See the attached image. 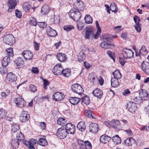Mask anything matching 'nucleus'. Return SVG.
<instances>
[{
	"instance_id": "obj_1",
	"label": "nucleus",
	"mask_w": 149,
	"mask_h": 149,
	"mask_svg": "<svg viewBox=\"0 0 149 149\" xmlns=\"http://www.w3.org/2000/svg\"><path fill=\"white\" fill-rule=\"evenodd\" d=\"M69 15L74 21H78L81 18V13L79 11L72 8L69 12Z\"/></svg>"
},
{
	"instance_id": "obj_2",
	"label": "nucleus",
	"mask_w": 149,
	"mask_h": 149,
	"mask_svg": "<svg viewBox=\"0 0 149 149\" xmlns=\"http://www.w3.org/2000/svg\"><path fill=\"white\" fill-rule=\"evenodd\" d=\"M85 35L84 37L86 39H92L93 38V27L92 26H88L84 29Z\"/></svg>"
},
{
	"instance_id": "obj_3",
	"label": "nucleus",
	"mask_w": 149,
	"mask_h": 149,
	"mask_svg": "<svg viewBox=\"0 0 149 149\" xmlns=\"http://www.w3.org/2000/svg\"><path fill=\"white\" fill-rule=\"evenodd\" d=\"M3 40L5 43L10 45H13L15 42V38L11 34H7L3 38Z\"/></svg>"
},
{
	"instance_id": "obj_4",
	"label": "nucleus",
	"mask_w": 149,
	"mask_h": 149,
	"mask_svg": "<svg viewBox=\"0 0 149 149\" xmlns=\"http://www.w3.org/2000/svg\"><path fill=\"white\" fill-rule=\"evenodd\" d=\"M71 88L74 92L78 93L79 95H81L84 91L83 88L78 84H75L72 85Z\"/></svg>"
},
{
	"instance_id": "obj_5",
	"label": "nucleus",
	"mask_w": 149,
	"mask_h": 149,
	"mask_svg": "<svg viewBox=\"0 0 149 149\" xmlns=\"http://www.w3.org/2000/svg\"><path fill=\"white\" fill-rule=\"evenodd\" d=\"M68 134L64 127H62L58 129L56 133L57 136L61 139H64L66 137Z\"/></svg>"
},
{
	"instance_id": "obj_6",
	"label": "nucleus",
	"mask_w": 149,
	"mask_h": 149,
	"mask_svg": "<svg viewBox=\"0 0 149 149\" xmlns=\"http://www.w3.org/2000/svg\"><path fill=\"white\" fill-rule=\"evenodd\" d=\"M122 54L124 58L126 59L132 58L134 55V53L131 49L127 48L123 50Z\"/></svg>"
},
{
	"instance_id": "obj_7",
	"label": "nucleus",
	"mask_w": 149,
	"mask_h": 149,
	"mask_svg": "<svg viewBox=\"0 0 149 149\" xmlns=\"http://www.w3.org/2000/svg\"><path fill=\"white\" fill-rule=\"evenodd\" d=\"M85 6L83 2L81 0H77L74 4V7L76 10L79 11H81L84 8Z\"/></svg>"
},
{
	"instance_id": "obj_8",
	"label": "nucleus",
	"mask_w": 149,
	"mask_h": 149,
	"mask_svg": "<svg viewBox=\"0 0 149 149\" xmlns=\"http://www.w3.org/2000/svg\"><path fill=\"white\" fill-rule=\"evenodd\" d=\"M63 70L61 64L58 63L54 66L52 71L55 75H59L61 74Z\"/></svg>"
},
{
	"instance_id": "obj_9",
	"label": "nucleus",
	"mask_w": 149,
	"mask_h": 149,
	"mask_svg": "<svg viewBox=\"0 0 149 149\" xmlns=\"http://www.w3.org/2000/svg\"><path fill=\"white\" fill-rule=\"evenodd\" d=\"M26 60H30L33 57V54L30 51L24 50L22 53Z\"/></svg>"
},
{
	"instance_id": "obj_10",
	"label": "nucleus",
	"mask_w": 149,
	"mask_h": 149,
	"mask_svg": "<svg viewBox=\"0 0 149 149\" xmlns=\"http://www.w3.org/2000/svg\"><path fill=\"white\" fill-rule=\"evenodd\" d=\"M127 108L130 112L133 113L136 110V105L133 102L130 101L127 104Z\"/></svg>"
},
{
	"instance_id": "obj_11",
	"label": "nucleus",
	"mask_w": 149,
	"mask_h": 149,
	"mask_svg": "<svg viewBox=\"0 0 149 149\" xmlns=\"http://www.w3.org/2000/svg\"><path fill=\"white\" fill-rule=\"evenodd\" d=\"M68 134H73L75 132V127L74 125L71 123H67L65 126V129Z\"/></svg>"
},
{
	"instance_id": "obj_12",
	"label": "nucleus",
	"mask_w": 149,
	"mask_h": 149,
	"mask_svg": "<svg viewBox=\"0 0 149 149\" xmlns=\"http://www.w3.org/2000/svg\"><path fill=\"white\" fill-rule=\"evenodd\" d=\"M139 91L140 97L141 98L142 100H146L149 98L148 92L145 89H141Z\"/></svg>"
},
{
	"instance_id": "obj_13",
	"label": "nucleus",
	"mask_w": 149,
	"mask_h": 149,
	"mask_svg": "<svg viewBox=\"0 0 149 149\" xmlns=\"http://www.w3.org/2000/svg\"><path fill=\"white\" fill-rule=\"evenodd\" d=\"M17 5V2L16 0H8V6L9 8L8 11L9 12H11L15 8Z\"/></svg>"
},
{
	"instance_id": "obj_14",
	"label": "nucleus",
	"mask_w": 149,
	"mask_h": 149,
	"mask_svg": "<svg viewBox=\"0 0 149 149\" xmlns=\"http://www.w3.org/2000/svg\"><path fill=\"white\" fill-rule=\"evenodd\" d=\"M141 68L144 73L146 74H149V62L144 61L141 63Z\"/></svg>"
},
{
	"instance_id": "obj_15",
	"label": "nucleus",
	"mask_w": 149,
	"mask_h": 149,
	"mask_svg": "<svg viewBox=\"0 0 149 149\" xmlns=\"http://www.w3.org/2000/svg\"><path fill=\"white\" fill-rule=\"evenodd\" d=\"M46 31L47 35L50 37H55L57 35L56 31L52 29L50 26L47 27Z\"/></svg>"
},
{
	"instance_id": "obj_16",
	"label": "nucleus",
	"mask_w": 149,
	"mask_h": 149,
	"mask_svg": "<svg viewBox=\"0 0 149 149\" xmlns=\"http://www.w3.org/2000/svg\"><path fill=\"white\" fill-rule=\"evenodd\" d=\"M92 93L94 96L100 99L101 98L103 94L102 91L98 88L94 89L92 92Z\"/></svg>"
},
{
	"instance_id": "obj_17",
	"label": "nucleus",
	"mask_w": 149,
	"mask_h": 149,
	"mask_svg": "<svg viewBox=\"0 0 149 149\" xmlns=\"http://www.w3.org/2000/svg\"><path fill=\"white\" fill-rule=\"evenodd\" d=\"M89 131L94 133H96L99 129L98 125L95 123H91L89 126Z\"/></svg>"
},
{
	"instance_id": "obj_18",
	"label": "nucleus",
	"mask_w": 149,
	"mask_h": 149,
	"mask_svg": "<svg viewBox=\"0 0 149 149\" xmlns=\"http://www.w3.org/2000/svg\"><path fill=\"white\" fill-rule=\"evenodd\" d=\"M30 118V115L27 111H23L22 112L20 117V119L22 122H25L28 120Z\"/></svg>"
},
{
	"instance_id": "obj_19",
	"label": "nucleus",
	"mask_w": 149,
	"mask_h": 149,
	"mask_svg": "<svg viewBox=\"0 0 149 149\" xmlns=\"http://www.w3.org/2000/svg\"><path fill=\"white\" fill-rule=\"evenodd\" d=\"M14 100V102L19 107H22L24 106L25 101L24 99L20 97L15 98Z\"/></svg>"
},
{
	"instance_id": "obj_20",
	"label": "nucleus",
	"mask_w": 149,
	"mask_h": 149,
	"mask_svg": "<svg viewBox=\"0 0 149 149\" xmlns=\"http://www.w3.org/2000/svg\"><path fill=\"white\" fill-rule=\"evenodd\" d=\"M63 95L62 93L57 92L53 95L52 97L55 101H60L63 99Z\"/></svg>"
},
{
	"instance_id": "obj_21",
	"label": "nucleus",
	"mask_w": 149,
	"mask_h": 149,
	"mask_svg": "<svg viewBox=\"0 0 149 149\" xmlns=\"http://www.w3.org/2000/svg\"><path fill=\"white\" fill-rule=\"evenodd\" d=\"M7 79L10 82H13L17 80V76L12 72L8 73L6 76Z\"/></svg>"
},
{
	"instance_id": "obj_22",
	"label": "nucleus",
	"mask_w": 149,
	"mask_h": 149,
	"mask_svg": "<svg viewBox=\"0 0 149 149\" xmlns=\"http://www.w3.org/2000/svg\"><path fill=\"white\" fill-rule=\"evenodd\" d=\"M11 60L9 57L6 56L1 61V64L3 67H6L10 63Z\"/></svg>"
},
{
	"instance_id": "obj_23",
	"label": "nucleus",
	"mask_w": 149,
	"mask_h": 149,
	"mask_svg": "<svg viewBox=\"0 0 149 149\" xmlns=\"http://www.w3.org/2000/svg\"><path fill=\"white\" fill-rule=\"evenodd\" d=\"M125 146H132L134 143H136L135 140L132 138L130 137L125 139L124 142Z\"/></svg>"
},
{
	"instance_id": "obj_24",
	"label": "nucleus",
	"mask_w": 149,
	"mask_h": 149,
	"mask_svg": "<svg viewBox=\"0 0 149 149\" xmlns=\"http://www.w3.org/2000/svg\"><path fill=\"white\" fill-rule=\"evenodd\" d=\"M100 46L102 48L106 49H111L114 47L115 45L113 44H110L108 42H102L101 43Z\"/></svg>"
},
{
	"instance_id": "obj_25",
	"label": "nucleus",
	"mask_w": 149,
	"mask_h": 149,
	"mask_svg": "<svg viewBox=\"0 0 149 149\" xmlns=\"http://www.w3.org/2000/svg\"><path fill=\"white\" fill-rule=\"evenodd\" d=\"M111 139L110 137L106 134H104L100 136V141L102 143H106L109 142Z\"/></svg>"
},
{
	"instance_id": "obj_26",
	"label": "nucleus",
	"mask_w": 149,
	"mask_h": 149,
	"mask_svg": "<svg viewBox=\"0 0 149 149\" xmlns=\"http://www.w3.org/2000/svg\"><path fill=\"white\" fill-rule=\"evenodd\" d=\"M101 39L103 40V42H110L111 40V35L107 33L104 34L100 37Z\"/></svg>"
},
{
	"instance_id": "obj_27",
	"label": "nucleus",
	"mask_w": 149,
	"mask_h": 149,
	"mask_svg": "<svg viewBox=\"0 0 149 149\" xmlns=\"http://www.w3.org/2000/svg\"><path fill=\"white\" fill-rule=\"evenodd\" d=\"M80 100V98L77 97H70L69 101L72 104L74 105L78 104Z\"/></svg>"
},
{
	"instance_id": "obj_28",
	"label": "nucleus",
	"mask_w": 149,
	"mask_h": 149,
	"mask_svg": "<svg viewBox=\"0 0 149 149\" xmlns=\"http://www.w3.org/2000/svg\"><path fill=\"white\" fill-rule=\"evenodd\" d=\"M15 63L16 66L19 67L18 68L22 67L24 64V61L22 58L21 57L18 58L15 61Z\"/></svg>"
},
{
	"instance_id": "obj_29",
	"label": "nucleus",
	"mask_w": 149,
	"mask_h": 149,
	"mask_svg": "<svg viewBox=\"0 0 149 149\" xmlns=\"http://www.w3.org/2000/svg\"><path fill=\"white\" fill-rule=\"evenodd\" d=\"M56 56L57 59L60 62H64L66 59V55L64 54L59 53Z\"/></svg>"
},
{
	"instance_id": "obj_30",
	"label": "nucleus",
	"mask_w": 149,
	"mask_h": 149,
	"mask_svg": "<svg viewBox=\"0 0 149 149\" xmlns=\"http://www.w3.org/2000/svg\"><path fill=\"white\" fill-rule=\"evenodd\" d=\"M50 10V8L47 5H44L42 8L41 12L42 14L46 15L49 13Z\"/></svg>"
},
{
	"instance_id": "obj_31",
	"label": "nucleus",
	"mask_w": 149,
	"mask_h": 149,
	"mask_svg": "<svg viewBox=\"0 0 149 149\" xmlns=\"http://www.w3.org/2000/svg\"><path fill=\"white\" fill-rule=\"evenodd\" d=\"M71 74V70L70 69L66 68L63 69L61 72V74L64 77H68Z\"/></svg>"
},
{
	"instance_id": "obj_32",
	"label": "nucleus",
	"mask_w": 149,
	"mask_h": 149,
	"mask_svg": "<svg viewBox=\"0 0 149 149\" xmlns=\"http://www.w3.org/2000/svg\"><path fill=\"white\" fill-rule=\"evenodd\" d=\"M77 128L81 132L84 131L86 127L85 123L83 122H80L77 125Z\"/></svg>"
},
{
	"instance_id": "obj_33",
	"label": "nucleus",
	"mask_w": 149,
	"mask_h": 149,
	"mask_svg": "<svg viewBox=\"0 0 149 149\" xmlns=\"http://www.w3.org/2000/svg\"><path fill=\"white\" fill-rule=\"evenodd\" d=\"M112 74L113 76V79H119L121 77V74L119 70H116L112 73Z\"/></svg>"
},
{
	"instance_id": "obj_34",
	"label": "nucleus",
	"mask_w": 149,
	"mask_h": 149,
	"mask_svg": "<svg viewBox=\"0 0 149 149\" xmlns=\"http://www.w3.org/2000/svg\"><path fill=\"white\" fill-rule=\"evenodd\" d=\"M111 139L113 142L116 144L121 143V140L118 135H116L112 137Z\"/></svg>"
},
{
	"instance_id": "obj_35",
	"label": "nucleus",
	"mask_w": 149,
	"mask_h": 149,
	"mask_svg": "<svg viewBox=\"0 0 149 149\" xmlns=\"http://www.w3.org/2000/svg\"><path fill=\"white\" fill-rule=\"evenodd\" d=\"M118 79H113L112 78L111 79V86L113 87H117L119 86Z\"/></svg>"
},
{
	"instance_id": "obj_36",
	"label": "nucleus",
	"mask_w": 149,
	"mask_h": 149,
	"mask_svg": "<svg viewBox=\"0 0 149 149\" xmlns=\"http://www.w3.org/2000/svg\"><path fill=\"white\" fill-rule=\"evenodd\" d=\"M38 144L42 146H45L47 144L48 142L45 138H40L37 142Z\"/></svg>"
},
{
	"instance_id": "obj_37",
	"label": "nucleus",
	"mask_w": 149,
	"mask_h": 149,
	"mask_svg": "<svg viewBox=\"0 0 149 149\" xmlns=\"http://www.w3.org/2000/svg\"><path fill=\"white\" fill-rule=\"evenodd\" d=\"M6 53L7 56L10 57H13L14 56L13 49L12 48L10 47L6 49Z\"/></svg>"
},
{
	"instance_id": "obj_38",
	"label": "nucleus",
	"mask_w": 149,
	"mask_h": 149,
	"mask_svg": "<svg viewBox=\"0 0 149 149\" xmlns=\"http://www.w3.org/2000/svg\"><path fill=\"white\" fill-rule=\"evenodd\" d=\"M86 57L85 54L83 52H80L78 55L77 58L78 60L80 62L83 61Z\"/></svg>"
},
{
	"instance_id": "obj_39",
	"label": "nucleus",
	"mask_w": 149,
	"mask_h": 149,
	"mask_svg": "<svg viewBox=\"0 0 149 149\" xmlns=\"http://www.w3.org/2000/svg\"><path fill=\"white\" fill-rule=\"evenodd\" d=\"M57 123L62 126L66 125L67 123L65 119L63 118H58L57 121Z\"/></svg>"
},
{
	"instance_id": "obj_40",
	"label": "nucleus",
	"mask_w": 149,
	"mask_h": 149,
	"mask_svg": "<svg viewBox=\"0 0 149 149\" xmlns=\"http://www.w3.org/2000/svg\"><path fill=\"white\" fill-rule=\"evenodd\" d=\"M19 144V141L17 139H12L11 141V145L13 148H17Z\"/></svg>"
},
{
	"instance_id": "obj_41",
	"label": "nucleus",
	"mask_w": 149,
	"mask_h": 149,
	"mask_svg": "<svg viewBox=\"0 0 149 149\" xmlns=\"http://www.w3.org/2000/svg\"><path fill=\"white\" fill-rule=\"evenodd\" d=\"M19 126L16 124L14 123L12 125L11 130L12 132L15 133L17 132V131H19Z\"/></svg>"
},
{
	"instance_id": "obj_42",
	"label": "nucleus",
	"mask_w": 149,
	"mask_h": 149,
	"mask_svg": "<svg viewBox=\"0 0 149 149\" xmlns=\"http://www.w3.org/2000/svg\"><path fill=\"white\" fill-rule=\"evenodd\" d=\"M142 99L140 97H135L133 99V101L134 103L136 104H140L142 103Z\"/></svg>"
},
{
	"instance_id": "obj_43",
	"label": "nucleus",
	"mask_w": 149,
	"mask_h": 149,
	"mask_svg": "<svg viewBox=\"0 0 149 149\" xmlns=\"http://www.w3.org/2000/svg\"><path fill=\"white\" fill-rule=\"evenodd\" d=\"M77 142L80 149H84L85 141L84 142L83 140L80 139H78L77 140Z\"/></svg>"
},
{
	"instance_id": "obj_44",
	"label": "nucleus",
	"mask_w": 149,
	"mask_h": 149,
	"mask_svg": "<svg viewBox=\"0 0 149 149\" xmlns=\"http://www.w3.org/2000/svg\"><path fill=\"white\" fill-rule=\"evenodd\" d=\"M84 20L88 24H91L93 22V19L89 15H86L84 17Z\"/></svg>"
},
{
	"instance_id": "obj_45",
	"label": "nucleus",
	"mask_w": 149,
	"mask_h": 149,
	"mask_svg": "<svg viewBox=\"0 0 149 149\" xmlns=\"http://www.w3.org/2000/svg\"><path fill=\"white\" fill-rule=\"evenodd\" d=\"M82 102L85 104L88 105L90 103V100L89 97L87 95H86L83 97L82 98Z\"/></svg>"
},
{
	"instance_id": "obj_46",
	"label": "nucleus",
	"mask_w": 149,
	"mask_h": 149,
	"mask_svg": "<svg viewBox=\"0 0 149 149\" xmlns=\"http://www.w3.org/2000/svg\"><path fill=\"white\" fill-rule=\"evenodd\" d=\"M24 10L26 12H28L31 9V7L30 4L27 3H25L23 5Z\"/></svg>"
},
{
	"instance_id": "obj_47",
	"label": "nucleus",
	"mask_w": 149,
	"mask_h": 149,
	"mask_svg": "<svg viewBox=\"0 0 149 149\" xmlns=\"http://www.w3.org/2000/svg\"><path fill=\"white\" fill-rule=\"evenodd\" d=\"M10 94V91L8 89L6 90L5 92H3L1 93V97L3 99L6 98Z\"/></svg>"
},
{
	"instance_id": "obj_48",
	"label": "nucleus",
	"mask_w": 149,
	"mask_h": 149,
	"mask_svg": "<svg viewBox=\"0 0 149 149\" xmlns=\"http://www.w3.org/2000/svg\"><path fill=\"white\" fill-rule=\"evenodd\" d=\"M84 113L85 115L89 118H93L95 119L93 117V116L92 115V111L89 110H86L84 111Z\"/></svg>"
},
{
	"instance_id": "obj_49",
	"label": "nucleus",
	"mask_w": 149,
	"mask_h": 149,
	"mask_svg": "<svg viewBox=\"0 0 149 149\" xmlns=\"http://www.w3.org/2000/svg\"><path fill=\"white\" fill-rule=\"evenodd\" d=\"M139 53L140 54L143 56H145L147 54V52L146 49L144 46H143L141 47V48L139 50Z\"/></svg>"
},
{
	"instance_id": "obj_50",
	"label": "nucleus",
	"mask_w": 149,
	"mask_h": 149,
	"mask_svg": "<svg viewBox=\"0 0 149 149\" xmlns=\"http://www.w3.org/2000/svg\"><path fill=\"white\" fill-rule=\"evenodd\" d=\"M16 137L17 139L19 141H21L23 140L24 139V135L21 132H19V133L17 134Z\"/></svg>"
},
{
	"instance_id": "obj_51",
	"label": "nucleus",
	"mask_w": 149,
	"mask_h": 149,
	"mask_svg": "<svg viewBox=\"0 0 149 149\" xmlns=\"http://www.w3.org/2000/svg\"><path fill=\"white\" fill-rule=\"evenodd\" d=\"M29 24L32 26H36L38 22H37V21L35 18L33 17H31L30 18V22Z\"/></svg>"
},
{
	"instance_id": "obj_52",
	"label": "nucleus",
	"mask_w": 149,
	"mask_h": 149,
	"mask_svg": "<svg viewBox=\"0 0 149 149\" xmlns=\"http://www.w3.org/2000/svg\"><path fill=\"white\" fill-rule=\"evenodd\" d=\"M63 29L66 31H71L72 29H74L73 26L71 25H66L64 26L63 27Z\"/></svg>"
},
{
	"instance_id": "obj_53",
	"label": "nucleus",
	"mask_w": 149,
	"mask_h": 149,
	"mask_svg": "<svg viewBox=\"0 0 149 149\" xmlns=\"http://www.w3.org/2000/svg\"><path fill=\"white\" fill-rule=\"evenodd\" d=\"M85 148H86V149H92L91 144V143L90 142L88 141H85L84 149Z\"/></svg>"
},
{
	"instance_id": "obj_54",
	"label": "nucleus",
	"mask_w": 149,
	"mask_h": 149,
	"mask_svg": "<svg viewBox=\"0 0 149 149\" xmlns=\"http://www.w3.org/2000/svg\"><path fill=\"white\" fill-rule=\"evenodd\" d=\"M7 113L3 109H0V118H3L6 115Z\"/></svg>"
},
{
	"instance_id": "obj_55",
	"label": "nucleus",
	"mask_w": 149,
	"mask_h": 149,
	"mask_svg": "<svg viewBox=\"0 0 149 149\" xmlns=\"http://www.w3.org/2000/svg\"><path fill=\"white\" fill-rule=\"evenodd\" d=\"M37 24L40 27L43 29L47 27V24L45 22H38Z\"/></svg>"
},
{
	"instance_id": "obj_56",
	"label": "nucleus",
	"mask_w": 149,
	"mask_h": 149,
	"mask_svg": "<svg viewBox=\"0 0 149 149\" xmlns=\"http://www.w3.org/2000/svg\"><path fill=\"white\" fill-rule=\"evenodd\" d=\"M29 88L31 91L33 93H35L37 91V87L32 84L30 85Z\"/></svg>"
},
{
	"instance_id": "obj_57",
	"label": "nucleus",
	"mask_w": 149,
	"mask_h": 149,
	"mask_svg": "<svg viewBox=\"0 0 149 149\" xmlns=\"http://www.w3.org/2000/svg\"><path fill=\"white\" fill-rule=\"evenodd\" d=\"M0 72L2 74H6L8 72L7 69L6 67H3L0 68Z\"/></svg>"
},
{
	"instance_id": "obj_58",
	"label": "nucleus",
	"mask_w": 149,
	"mask_h": 149,
	"mask_svg": "<svg viewBox=\"0 0 149 149\" xmlns=\"http://www.w3.org/2000/svg\"><path fill=\"white\" fill-rule=\"evenodd\" d=\"M15 14L16 16L19 18H20L22 16L21 12L18 10H16Z\"/></svg>"
},
{
	"instance_id": "obj_59",
	"label": "nucleus",
	"mask_w": 149,
	"mask_h": 149,
	"mask_svg": "<svg viewBox=\"0 0 149 149\" xmlns=\"http://www.w3.org/2000/svg\"><path fill=\"white\" fill-rule=\"evenodd\" d=\"M107 53L109 56L111 58H112L115 62V59L114 57H113V56L114 55V53L110 51H108L107 52Z\"/></svg>"
},
{
	"instance_id": "obj_60",
	"label": "nucleus",
	"mask_w": 149,
	"mask_h": 149,
	"mask_svg": "<svg viewBox=\"0 0 149 149\" xmlns=\"http://www.w3.org/2000/svg\"><path fill=\"white\" fill-rule=\"evenodd\" d=\"M101 32V31H99L97 30L95 34V32L94 31L93 38L95 39H97L100 36V33Z\"/></svg>"
},
{
	"instance_id": "obj_61",
	"label": "nucleus",
	"mask_w": 149,
	"mask_h": 149,
	"mask_svg": "<svg viewBox=\"0 0 149 149\" xmlns=\"http://www.w3.org/2000/svg\"><path fill=\"white\" fill-rule=\"evenodd\" d=\"M134 20L136 23V24H139L140 19L139 17L136 15L134 17Z\"/></svg>"
},
{
	"instance_id": "obj_62",
	"label": "nucleus",
	"mask_w": 149,
	"mask_h": 149,
	"mask_svg": "<svg viewBox=\"0 0 149 149\" xmlns=\"http://www.w3.org/2000/svg\"><path fill=\"white\" fill-rule=\"evenodd\" d=\"M43 88L45 89L47 88V86L49 84V82L46 79H43Z\"/></svg>"
},
{
	"instance_id": "obj_63",
	"label": "nucleus",
	"mask_w": 149,
	"mask_h": 149,
	"mask_svg": "<svg viewBox=\"0 0 149 149\" xmlns=\"http://www.w3.org/2000/svg\"><path fill=\"white\" fill-rule=\"evenodd\" d=\"M134 26L136 30L139 33L141 32V24H136Z\"/></svg>"
},
{
	"instance_id": "obj_64",
	"label": "nucleus",
	"mask_w": 149,
	"mask_h": 149,
	"mask_svg": "<svg viewBox=\"0 0 149 149\" xmlns=\"http://www.w3.org/2000/svg\"><path fill=\"white\" fill-rule=\"evenodd\" d=\"M40 126L42 130H45L46 128V123L44 122H40L39 123Z\"/></svg>"
}]
</instances>
